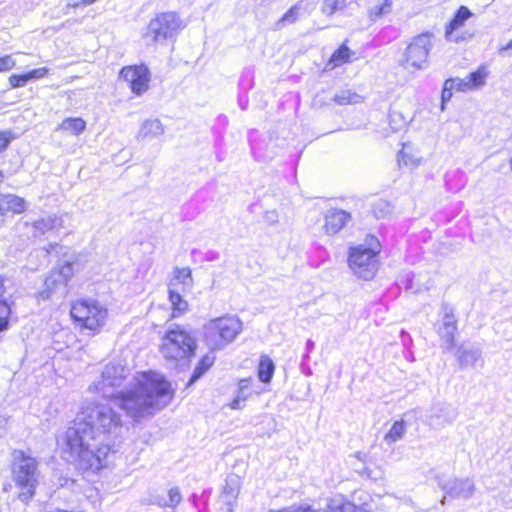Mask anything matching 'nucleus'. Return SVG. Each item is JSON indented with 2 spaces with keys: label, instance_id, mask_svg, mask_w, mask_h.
Segmentation results:
<instances>
[{
  "label": "nucleus",
  "instance_id": "nucleus-1",
  "mask_svg": "<svg viewBox=\"0 0 512 512\" xmlns=\"http://www.w3.org/2000/svg\"><path fill=\"white\" fill-rule=\"evenodd\" d=\"M122 428L121 416L106 403L85 404L68 427L63 452L81 470L99 471L114 453L112 439Z\"/></svg>",
  "mask_w": 512,
  "mask_h": 512
},
{
  "label": "nucleus",
  "instance_id": "nucleus-2",
  "mask_svg": "<svg viewBox=\"0 0 512 512\" xmlns=\"http://www.w3.org/2000/svg\"><path fill=\"white\" fill-rule=\"evenodd\" d=\"M129 375L127 366L110 362L90 389L112 399L135 422L153 416L171 402L174 394L171 384L152 371L138 373L128 389L118 391Z\"/></svg>",
  "mask_w": 512,
  "mask_h": 512
},
{
  "label": "nucleus",
  "instance_id": "nucleus-3",
  "mask_svg": "<svg viewBox=\"0 0 512 512\" xmlns=\"http://www.w3.org/2000/svg\"><path fill=\"white\" fill-rule=\"evenodd\" d=\"M196 348V337L179 325L171 326L162 337L160 344L161 354L173 364L192 357Z\"/></svg>",
  "mask_w": 512,
  "mask_h": 512
},
{
  "label": "nucleus",
  "instance_id": "nucleus-4",
  "mask_svg": "<svg viewBox=\"0 0 512 512\" xmlns=\"http://www.w3.org/2000/svg\"><path fill=\"white\" fill-rule=\"evenodd\" d=\"M380 243L374 236H367L364 243L350 248L348 263L353 272L363 279H371L377 270L376 256Z\"/></svg>",
  "mask_w": 512,
  "mask_h": 512
},
{
  "label": "nucleus",
  "instance_id": "nucleus-5",
  "mask_svg": "<svg viewBox=\"0 0 512 512\" xmlns=\"http://www.w3.org/2000/svg\"><path fill=\"white\" fill-rule=\"evenodd\" d=\"M13 477L16 484L22 489L19 498L27 502L34 494L37 484L36 460L26 456L22 451L14 453Z\"/></svg>",
  "mask_w": 512,
  "mask_h": 512
},
{
  "label": "nucleus",
  "instance_id": "nucleus-6",
  "mask_svg": "<svg viewBox=\"0 0 512 512\" xmlns=\"http://www.w3.org/2000/svg\"><path fill=\"white\" fill-rule=\"evenodd\" d=\"M242 328L239 318L228 315L209 321L205 326V335L213 347L220 348L233 342Z\"/></svg>",
  "mask_w": 512,
  "mask_h": 512
},
{
  "label": "nucleus",
  "instance_id": "nucleus-7",
  "mask_svg": "<svg viewBox=\"0 0 512 512\" xmlns=\"http://www.w3.org/2000/svg\"><path fill=\"white\" fill-rule=\"evenodd\" d=\"M431 39L430 33L415 36L405 48L400 64L407 70L423 69L432 47Z\"/></svg>",
  "mask_w": 512,
  "mask_h": 512
},
{
  "label": "nucleus",
  "instance_id": "nucleus-8",
  "mask_svg": "<svg viewBox=\"0 0 512 512\" xmlns=\"http://www.w3.org/2000/svg\"><path fill=\"white\" fill-rule=\"evenodd\" d=\"M70 313L75 321L90 330L102 327L107 317V310L95 301H77L72 305Z\"/></svg>",
  "mask_w": 512,
  "mask_h": 512
},
{
  "label": "nucleus",
  "instance_id": "nucleus-9",
  "mask_svg": "<svg viewBox=\"0 0 512 512\" xmlns=\"http://www.w3.org/2000/svg\"><path fill=\"white\" fill-rule=\"evenodd\" d=\"M180 28V20L173 12L162 13L149 22L145 39L151 43H163Z\"/></svg>",
  "mask_w": 512,
  "mask_h": 512
},
{
  "label": "nucleus",
  "instance_id": "nucleus-10",
  "mask_svg": "<svg viewBox=\"0 0 512 512\" xmlns=\"http://www.w3.org/2000/svg\"><path fill=\"white\" fill-rule=\"evenodd\" d=\"M66 217V213L47 214L37 219L26 221L24 226L32 237L40 238L48 232L63 228Z\"/></svg>",
  "mask_w": 512,
  "mask_h": 512
},
{
  "label": "nucleus",
  "instance_id": "nucleus-11",
  "mask_svg": "<svg viewBox=\"0 0 512 512\" xmlns=\"http://www.w3.org/2000/svg\"><path fill=\"white\" fill-rule=\"evenodd\" d=\"M441 489L452 499H471L476 491V485L472 478H449L439 482Z\"/></svg>",
  "mask_w": 512,
  "mask_h": 512
},
{
  "label": "nucleus",
  "instance_id": "nucleus-12",
  "mask_svg": "<svg viewBox=\"0 0 512 512\" xmlns=\"http://www.w3.org/2000/svg\"><path fill=\"white\" fill-rule=\"evenodd\" d=\"M471 16L472 13L466 6H460L453 19L446 25L445 39L454 43H460L470 39L472 34L461 32L460 29Z\"/></svg>",
  "mask_w": 512,
  "mask_h": 512
},
{
  "label": "nucleus",
  "instance_id": "nucleus-13",
  "mask_svg": "<svg viewBox=\"0 0 512 512\" xmlns=\"http://www.w3.org/2000/svg\"><path fill=\"white\" fill-rule=\"evenodd\" d=\"M488 74V68L482 65L464 78H450L446 81L448 82L449 88H453L455 91L459 92H467L484 86Z\"/></svg>",
  "mask_w": 512,
  "mask_h": 512
},
{
  "label": "nucleus",
  "instance_id": "nucleus-14",
  "mask_svg": "<svg viewBox=\"0 0 512 512\" xmlns=\"http://www.w3.org/2000/svg\"><path fill=\"white\" fill-rule=\"evenodd\" d=\"M120 75L135 94L140 95L147 90L150 78L149 70L145 66L125 67Z\"/></svg>",
  "mask_w": 512,
  "mask_h": 512
},
{
  "label": "nucleus",
  "instance_id": "nucleus-15",
  "mask_svg": "<svg viewBox=\"0 0 512 512\" xmlns=\"http://www.w3.org/2000/svg\"><path fill=\"white\" fill-rule=\"evenodd\" d=\"M456 331L457 324L455 316L450 312H446L438 329V333L443 341V347L445 350L451 351L455 347Z\"/></svg>",
  "mask_w": 512,
  "mask_h": 512
},
{
  "label": "nucleus",
  "instance_id": "nucleus-16",
  "mask_svg": "<svg viewBox=\"0 0 512 512\" xmlns=\"http://www.w3.org/2000/svg\"><path fill=\"white\" fill-rule=\"evenodd\" d=\"M241 478L238 475H229L225 480V485L222 490L221 499L227 505L229 512H233L236 505L237 498L240 493Z\"/></svg>",
  "mask_w": 512,
  "mask_h": 512
},
{
  "label": "nucleus",
  "instance_id": "nucleus-17",
  "mask_svg": "<svg viewBox=\"0 0 512 512\" xmlns=\"http://www.w3.org/2000/svg\"><path fill=\"white\" fill-rule=\"evenodd\" d=\"M351 219V215L340 209H329L325 214L324 228L328 234L338 233Z\"/></svg>",
  "mask_w": 512,
  "mask_h": 512
},
{
  "label": "nucleus",
  "instance_id": "nucleus-18",
  "mask_svg": "<svg viewBox=\"0 0 512 512\" xmlns=\"http://www.w3.org/2000/svg\"><path fill=\"white\" fill-rule=\"evenodd\" d=\"M27 209L24 198L15 194H0V214L2 216L21 214Z\"/></svg>",
  "mask_w": 512,
  "mask_h": 512
},
{
  "label": "nucleus",
  "instance_id": "nucleus-19",
  "mask_svg": "<svg viewBox=\"0 0 512 512\" xmlns=\"http://www.w3.org/2000/svg\"><path fill=\"white\" fill-rule=\"evenodd\" d=\"M455 356L461 368L474 367L481 361V350L472 345H461L455 352Z\"/></svg>",
  "mask_w": 512,
  "mask_h": 512
},
{
  "label": "nucleus",
  "instance_id": "nucleus-20",
  "mask_svg": "<svg viewBox=\"0 0 512 512\" xmlns=\"http://www.w3.org/2000/svg\"><path fill=\"white\" fill-rule=\"evenodd\" d=\"M193 287L192 271L189 267L175 268L169 288H176L182 292L190 291Z\"/></svg>",
  "mask_w": 512,
  "mask_h": 512
},
{
  "label": "nucleus",
  "instance_id": "nucleus-21",
  "mask_svg": "<svg viewBox=\"0 0 512 512\" xmlns=\"http://www.w3.org/2000/svg\"><path fill=\"white\" fill-rule=\"evenodd\" d=\"M165 133V127L157 118L145 120L138 131V140H151L162 136Z\"/></svg>",
  "mask_w": 512,
  "mask_h": 512
},
{
  "label": "nucleus",
  "instance_id": "nucleus-22",
  "mask_svg": "<svg viewBox=\"0 0 512 512\" xmlns=\"http://www.w3.org/2000/svg\"><path fill=\"white\" fill-rule=\"evenodd\" d=\"M67 284L62 282L55 270H52L45 279V290L41 292L43 299H48L55 292H64Z\"/></svg>",
  "mask_w": 512,
  "mask_h": 512
},
{
  "label": "nucleus",
  "instance_id": "nucleus-23",
  "mask_svg": "<svg viewBox=\"0 0 512 512\" xmlns=\"http://www.w3.org/2000/svg\"><path fill=\"white\" fill-rule=\"evenodd\" d=\"M274 371L275 365L273 360L267 355H262L257 369L259 380L263 383H270L274 375Z\"/></svg>",
  "mask_w": 512,
  "mask_h": 512
},
{
  "label": "nucleus",
  "instance_id": "nucleus-24",
  "mask_svg": "<svg viewBox=\"0 0 512 512\" xmlns=\"http://www.w3.org/2000/svg\"><path fill=\"white\" fill-rule=\"evenodd\" d=\"M181 292L176 288H169V301L173 309V317L182 315L188 309V303L183 299Z\"/></svg>",
  "mask_w": 512,
  "mask_h": 512
},
{
  "label": "nucleus",
  "instance_id": "nucleus-25",
  "mask_svg": "<svg viewBox=\"0 0 512 512\" xmlns=\"http://www.w3.org/2000/svg\"><path fill=\"white\" fill-rule=\"evenodd\" d=\"M85 128L86 122L82 118L76 117L64 119L57 127V130L65 131L77 136L81 134Z\"/></svg>",
  "mask_w": 512,
  "mask_h": 512
},
{
  "label": "nucleus",
  "instance_id": "nucleus-26",
  "mask_svg": "<svg viewBox=\"0 0 512 512\" xmlns=\"http://www.w3.org/2000/svg\"><path fill=\"white\" fill-rule=\"evenodd\" d=\"M398 162L408 168H415L420 165L421 157L409 145H404L399 153Z\"/></svg>",
  "mask_w": 512,
  "mask_h": 512
},
{
  "label": "nucleus",
  "instance_id": "nucleus-27",
  "mask_svg": "<svg viewBox=\"0 0 512 512\" xmlns=\"http://www.w3.org/2000/svg\"><path fill=\"white\" fill-rule=\"evenodd\" d=\"M328 512H368L350 501L331 499L328 504Z\"/></svg>",
  "mask_w": 512,
  "mask_h": 512
},
{
  "label": "nucleus",
  "instance_id": "nucleus-28",
  "mask_svg": "<svg viewBox=\"0 0 512 512\" xmlns=\"http://www.w3.org/2000/svg\"><path fill=\"white\" fill-rule=\"evenodd\" d=\"M215 356L212 353H208L202 357L194 369L193 375L188 382V386L194 384L201 376L208 371L214 364Z\"/></svg>",
  "mask_w": 512,
  "mask_h": 512
},
{
  "label": "nucleus",
  "instance_id": "nucleus-29",
  "mask_svg": "<svg viewBox=\"0 0 512 512\" xmlns=\"http://www.w3.org/2000/svg\"><path fill=\"white\" fill-rule=\"evenodd\" d=\"M351 55V50L347 46L342 45L332 54L327 66H329L330 68L340 66L348 62L351 58Z\"/></svg>",
  "mask_w": 512,
  "mask_h": 512
},
{
  "label": "nucleus",
  "instance_id": "nucleus-30",
  "mask_svg": "<svg viewBox=\"0 0 512 512\" xmlns=\"http://www.w3.org/2000/svg\"><path fill=\"white\" fill-rule=\"evenodd\" d=\"M334 102L338 105H349V104H357L362 102V96L358 95L351 90H341L333 97Z\"/></svg>",
  "mask_w": 512,
  "mask_h": 512
},
{
  "label": "nucleus",
  "instance_id": "nucleus-31",
  "mask_svg": "<svg viewBox=\"0 0 512 512\" xmlns=\"http://www.w3.org/2000/svg\"><path fill=\"white\" fill-rule=\"evenodd\" d=\"M405 433V423L403 421H396L387 434L384 436V441L388 445H392L399 441Z\"/></svg>",
  "mask_w": 512,
  "mask_h": 512
},
{
  "label": "nucleus",
  "instance_id": "nucleus-32",
  "mask_svg": "<svg viewBox=\"0 0 512 512\" xmlns=\"http://www.w3.org/2000/svg\"><path fill=\"white\" fill-rule=\"evenodd\" d=\"M392 9V0H381L379 4H376L372 8H370L368 15L369 18L373 21L381 18L383 15H386L391 12Z\"/></svg>",
  "mask_w": 512,
  "mask_h": 512
},
{
  "label": "nucleus",
  "instance_id": "nucleus-33",
  "mask_svg": "<svg viewBox=\"0 0 512 512\" xmlns=\"http://www.w3.org/2000/svg\"><path fill=\"white\" fill-rule=\"evenodd\" d=\"M346 0H324L322 4V12L327 16H332L335 12L345 9Z\"/></svg>",
  "mask_w": 512,
  "mask_h": 512
},
{
  "label": "nucleus",
  "instance_id": "nucleus-34",
  "mask_svg": "<svg viewBox=\"0 0 512 512\" xmlns=\"http://www.w3.org/2000/svg\"><path fill=\"white\" fill-rule=\"evenodd\" d=\"M317 6V0H299L293 5L294 9L299 12L301 16L312 13Z\"/></svg>",
  "mask_w": 512,
  "mask_h": 512
},
{
  "label": "nucleus",
  "instance_id": "nucleus-35",
  "mask_svg": "<svg viewBox=\"0 0 512 512\" xmlns=\"http://www.w3.org/2000/svg\"><path fill=\"white\" fill-rule=\"evenodd\" d=\"M182 500V496L178 488H171L168 490L167 499H163L162 504L167 507H175Z\"/></svg>",
  "mask_w": 512,
  "mask_h": 512
},
{
  "label": "nucleus",
  "instance_id": "nucleus-36",
  "mask_svg": "<svg viewBox=\"0 0 512 512\" xmlns=\"http://www.w3.org/2000/svg\"><path fill=\"white\" fill-rule=\"evenodd\" d=\"M301 15L297 10L294 9L292 6L278 21L277 25L281 28L285 26L286 24H293L295 23Z\"/></svg>",
  "mask_w": 512,
  "mask_h": 512
},
{
  "label": "nucleus",
  "instance_id": "nucleus-37",
  "mask_svg": "<svg viewBox=\"0 0 512 512\" xmlns=\"http://www.w3.org/2000/svg\"><path fill=\"white\" fill-rule=\"evenodd\" d=\"M54 270L57 273L58 277L61 278L62 282H64V284H67L68 281L74 275L73 266L69 262L63 264L61 267L54 269Z\"/></svg>",
  "mask_w": 512,
  "mask_h": 512
},
{
  "label": "nucleus",
  "instance_id": "nucleus-38",
  "mask_svg": "<svg viewBox=\"0 0 512 512\" xmlns=\"http://www.w3.org/2000/svg\"><path fill=\"white\" fill-rule=\"evenodd\" d=\"M405 288L412 293H419L427 287L421 285V275H413L409 282L406 284Z\"/></svg>",
  "mask_w": 512,
  "mask_h": 512
},
{
  "label": "nucleus",
  "instance_id": "nucleus-39",
  "mask_svg": "<svg viewBox=\"0 0 512 512\" xmlns=\"http://www.w3.org/2000/svg\"><path fill=\"white\" fill-rule=\"evenodd\" d=\"M16 66V61L12 55H4L0 57V73L7 72Z\"/></svg>",
  "mask_w": 512,
  "mask_h": 512
},
{
  "label": "nucleus",
  "instance_id": "nucleus-40",
  "mask_svg": "<svg viewBox=\"0 0 512 512\" xmlns=\"http://www.w3.org/2000/svg\"><path fill=\"white\" fill-rule=\"evenodd\" d=\"M8 81L12 88L23 87L28 82L25 74H12Z\"/></svg>",
  "mask_w": 512,
  "mask_h": 512
},
{
  "label": "nucleus",
  "instance_id": "nucleus-41",
  "mask_svg": "<svg viewBox=\"0 0 512 512\" xmlns=\"http://www.w3.org/2000/svg\"><path fill=\"white\" fill-rule=\"evenodd\" d=\"M48 72H49V70L47 68L41 67V68L31 70V71L25 73V75L27 76V81H31V80H38V79L45 77L48 74Z\"/></svg>",
  "mask_w": 512,
  "mask_h": 512
},
{
  "label": "nucleus",
  "instance_id": "nucleus-42",
  "mask_svg": "<svg viewBox=\"0 0 512 512\" xmlns=\"http://www.w3.org/2000/svg\"><path fill=\"white\" fill-rule=\"evenodd\" d=\"M14 138L11 131L0 132V152L5 150Z\"/></svg>",
  "mask_w": 512,
  "mask_h": 512
},
{
  "label": "nucleus",
  "instance_id": "nucleus-43",
  "mask_svg": "<svg viewBox=\"0 0 512 512\" xmlns=\"http://www.w3.org/2000/svg\"><path fill=\"white\" fill-rule=\"evenodd\" d=\"M453 91H454V89L453 88H449L448 87V82L445 81L444 88H443V91H442V96H441V99H442L441 109L442 110L445 109V103L448 102L451 99Z\"/></svg>",
  "mask_w": 512,
  "mask_h": 512
},
{
  "label": "nucleus",
  "instance_id": "nucleus-44",
  "mask_svg": "<svg viewBox=\"0 0 512 512\" xmlns=\"http://www.w3.org/2000/svg\"><path fill=\"white\" fill-rule=\"evenodd\" d=\"M248 398H249V395H241L238 393L237 396L229 404V406L233 410L241 409L242 408L241 403L245 402Z\"/></svg>",
  "mask_w": 512,
  "mask_h": 512
},
{
  "label": "nucleus",
  "instance_id": "nucleus-45",
  "mask_svg": "<svg viewBox=\"0 0 512 512\" xmlns=\"http://www.w3.org/2000/svg\"><path fill=\"white\" fill-rule=\"evenodd\" d=\"M252 379L251 378H244L241 379L238 383L239 389L238 393L241 395H251L250 393H247V390L250 388Z\"/></svg>",
  "mask_w": 512,
  "mask_h": 512
},
{
  "label": "nucleus",
  "instance_id": "nucleus-46",
  "mask_svg": "<svg viewBox=\"0 0 512 512\" xmlns=\"http://www.w3.org/2000/svg\"><path fill=\"white\" fill-rule=\"evenodd\" d=\"M295 512H322V511H320V510H313L310 507H305V508L298 507V508H295Z\"/></svg>",
  "mask_w": 512,
  "mask_h": 512
},
{
  "label": "nucleus",
  "instance_id": "nucleus-47",
  "mask_svg": "<svg viewBox=\"0 0 512 512\" xmlns=\"http://www.w3.org/2000/svg\"><path fill=\"white\" fill-rule=\"evenodd\" d=\"M276 218H277V215H276V213L274 211H271V212L267 213V219L269 221L275 222L277 220Z\"/></svg>",
  "mask_w": 512,
  "mask_h": 512
},
{
  "label": "nucleus",
  "instance_id": "nucleus-48",
  "mask_svg": "<svg viewBox=\"0 0 512 512\" xmlns=\"http://www.w3.org/2000/svg\"><path fill=\"white\" fill-rule=\"evenodd\" d=\"M512 49V39L507 43V45L503 46L501 50H510Z\"/></svg>",
  "mask_w": 512,
  "mask_h": 512
},
{
  "label": "nucleus",
  "instance_id": "nucleus-49",
  "mask_svg": "<svg viewBox=\"0 0 512 512\" xmlns=\"http://www.w3.org/2000/svg\"><path fill=\"white\" fill-rule=\"evenodd\" d=\"M96 0H83V5H89L95 2Z\"/></svg>",
  "mask_w": 512,
  "mask_h": 512
},
{
  "label": "nucleus",
  "instance_id": "nucleus-50",
  "mask_svg": "<svg viewBox=\"0 0 512 512\" xmlns=\"http://www.w3.org/2000/svg\"><path fill=\"white\" fill-rule=\"evenodd\" d=\"M4 180V175L2 174V172L0 171V184L3 182Z\"/></svg>",
  "mask_w": 512,
  "mask_h": 512
},
{
  "label": "nucleus",
  "instance_id": "nucleus-51",
  "mask_svg": "<svg viewBox=\"0 0 512 512\" xmlns=\"http://www.w3.org/2000/svg\"><path fill=\"white\" fill-rule=\"evenodd\" d=\"M445 499H446V497H443V499L441 500L442 504H445Z\"/></svg>",
  "mask_w": 512,
  "mask_h": 512
},
{
  "label": "nucleus",
  "instance_id": "nucleus-52",
  "mask_svg": "<svg viewBox=\"0 0 512 512\" xmlns=\"http://www.w3.org/2000/svg\"><path fill=\"white\" fill-rule=\"evenodd\" d=\"M510 167L512 169V158L510 159Z\"/></svg>",
  "mask_w": 512,
  "mask_h": 512
},
{
  "label": "nucleus",
  "instance_id": "nucleus-53",
  "mask_svg": "<svg viewBox=\"0 0 512 512\" xmlns=\"http://www.w3.org/2000/svg\"><path fill=\"white\" fill-rule=\"evenodd\" d=\"M353 1L356 2V3H359L361 0H353Z\"/></svg>",
  "mask_w": 512,
  "mask_h": 512
},
{
  "label": "nucleus",
  "instance_id": "nucleus-54",
  "mask_svg": "<svg viewBox=\"0 0 512 512\" xmlns=\"http://www.w3.org/2000/svg\"><path fill=\"white\" fill-rule=\"evenodd\" d=\"M80 2L83 4V0H80Z\"/></svg>",
  "mask_w": 512,
  "mask_h": 512
}]
</instances>
